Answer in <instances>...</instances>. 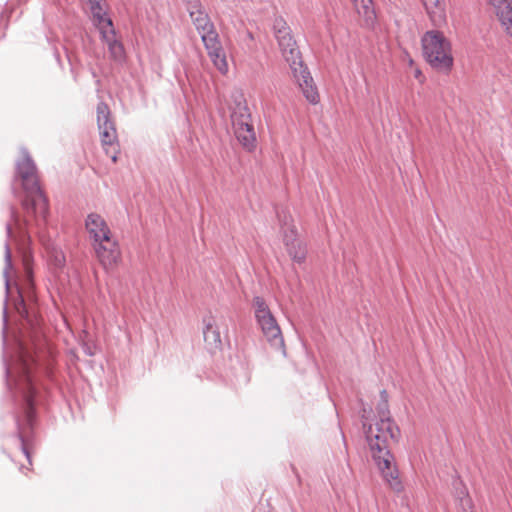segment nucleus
<instances>
[{"instance_id":"nucleus-10","label":"nucleus","mask_w":512,"mask_h":512,"mask_svg":"<svg viewBox=\"0 0 512 512\" xmlns=\"http://www.w3.org/2000/svg\"><path fill=\"white\" fill-rule=\"evenodd\" d=\"M97 125L99 129V134L101 137V142L103 147L106 150V153L109 154L111 152V159L113 162L116 161L117 157L115 155V140H116V129L114 123L110 118V111L106 104L99 103L97 106Z\"/></svg>"},{"instance_id":"nucleus-3","label":"nucleus","mask_w":512,"mask_h":512,"mask_svg":"<svg viewBox=\"0 0 512 512\" xmlns=\"http://www.w3.org/2000/svg\"><path fill=\"white\" fill-rule=\"evenodd\" d=\"M87 232L93 240L94 249L100 262L104 265H111L118 260L119 251L115 239L102 216L90 213L85 222Z\"/></svg>"},{"instance_id":"nucleus-16","label":"nucleus","mask_w":512,"mask_h":512,"mask_svg":"<svg viewBox=\"0 0 512 512\" xmlns=\"http://www.w3.org/2000/svg\"><path fill=\"white\" fill-rule=\"evenodd\" d=\"M496 14L505 27L507 34L512 37V5L509 0H490Z\"/></svg>"},{"instance_id":"nucleus-1","label":"nucleus","mask_w":512,"mask_h":512,"mask_svg":"<svg viewBox=\"0 0 512 512\" xmlns=\"http://www.w3.org/2000/svg\"><path fill=\"white\" fill-rule=\"evenodd\" d=\"M16 169L25 192L22 201L24 216L20 218L14 210L11 211L12 222L6 226L10 239L25 238L29 229L41 228L48 215V200L40 189L36 166L26 149H21Z\"/></svg>"},{"instance_id":"nucleus-19","label":"nucleus","mask_w":512,"mask_h":512,"mask_svg":"<svg viewBox=\"0 0 512 512\" xmlns=\"http://www.w3.org/2000/svg\"><path fill=\"white\" fill-rule=\"evenodd\" d=\"M460 505L464 512H472L473 503L468 495L460 500Z\"/></svg>"},{"instance_id":"nucleus-2","label":"nucleus","mask_w":512,"mask_h":512,"mask_svg":"<svg viewBox=\"0 0 512 512\" xmlns=\"http://www.w3.org/2000/svg\"><path fill=\"white\" fill-rule=\"evenodd\" d=\"M382 403L377 411L379 420L369 426L366 437L372 452V458L385 483L395 492L403 491V484L399 478V471L396 467L394 456L388 450L390 441L399 435V429L389 416L386 392L382 391Z\"/></svg>"},{"instance_id":"nucleus-11","label":"nucleus","mask_w":512,"mask_h":512,"mask_svg":"<svg viewBox=\"0 0 512 512\" xmlns=\"http://www.w3.org/2000/svg\"><path fill=\"white\" fill-rule=\"evenodd\" d=\"M202 42L207 50V53L213 62L215 68L222 74L228 72V62L226 54L219 41L218 33L214 26L211 29L200 32Z\"/></svg>"},{"instance_id":"nucleus-12","label":"nucleus","mask_w":512,"mask_h":512,"mask_svg":"<svg viewBox=\"0 0 512 512\" xmlns=\"http://www.w3.org/2000/svg\"><path fill=\"white\" fill-rule=\"evenodd\" d=\"M16 388L22 394L26 403V419L27 423L30 424L33 418V396L35 394V388L32 382L30 364L24 356L21 359L20 375L16 381Z\"/></svg>"},{"instance_id":"nucleus-23","label":"nucleus","mask_w":512,"mask_h":512,"mask_svg":"<svg viewBox=\"0 0 512 512\" xmlns=\"http://www.w3.org/2000/svg\"><path fill=\"white\" fill-rule=\"evenodd\" d=\"M22 449H23V452L25 453V455L27 456V458H29V453L24 444H22Z\"/></svg>"},{"instance_id":"nucleus-4","label":"nucleus","mask_w":512,"mask_h":512,"mask_svg":"<svg viewBox=\"0 0 512 512\" xmlns=\"http://www.w3.org/2000/svg\"><path fill=\"white\" fill-rule=\"evenodd\" d=\"M423 55L436 70L448 72L453 66L450 42L439 31H428L422 37Z\"/></svg>"},{"instance_id":"nucleus-15","label":"nucleus","mask_w":512,"mask_h":512,"mask_svg":"<svg viewBox=\"0 0 512 512\" xmlns=\"http://www.w3.org/2000/svg\"><path fill=\"white\" fill-rule=\"evenodd\" d=\"M203 334L206 346L211 352H216L221 349V335L214 319L209 318L206 320Z\"/></svg>"},{"instance_id":"nucleus-5","label":"nucleus","mask_w":512,"mask_h":512,"mask_svg":"<svg viewBox=\"0 0 512 512\" xmlns=\"http://www.w3.org/2000/svg\"><path fill=\"white\" fill-rule=\"evenodd\" d=\"M86 11L91 15L94 25L109 45V50L115 59L122 57L123 47L114 40L112 21L107 14L106 0H82Z\"/></svg>"},{"instance_id":"nucleus-22","label":"nucleus","mask_w":512,"mask_h":512,"mask_svg":"<svg viewBox=\"0 0 512 512\" xmlns=\"http://www.w3.org/2000/svg\"><path fill=\"white\" fill-rule=\"evenodd\" d=\"M83 348H84V351H85V353H86L87 355H90V356H91V355H93V354H94L93 350H92L89 346H87L86 344L83 346Z\"/></svg>"},{"instance_id":"nucleus-6","label":"nucleus","mask_w":512,"mask_h":512,"mask_svg":"<svg viewBox=\"0 0 512 512\" xmlns=\"http://www.w3.org/2000/svg\"><path fill=\"white\" fill-rule=\"evenodd\" d=\"M280 233L287 253L294 262L303 263L306 258V246L300 239L292 215L286 211L278 214Z\"/></svg>"},{"instance_id":"nucleus-8","label":"nucleus","mask_w":512,"mask_h":512,"mask_svg":"<svg viewBox=\"0 0 512 512\" xmlns=\"http://www.w3.org/2000/svg\"><path fill=\"white\" fill-rule=\"evenodd\" d=\"M231 119L238 141L244 148L248 150L253 149L256 136L251 122V115L246 104L238 103L232 111Z\"/></svg>"},{"instance_id":"nucleus-14","label":"nucleus","mask_w":512,"mask_h":512,"mask_svg":"<svg viewBox=\"0 0 512 512\" xmlns=\"http://www.w3.org/2000/svg\"><path fill=\"white\" fill-rule=\"evenodd\" d=\"M188 12L199 33L214 26L199 0H192L188 3Z\"/></svg>"},{"instance_id":"nucleus-13","label":"nucleus","mask_w":512,"mask_h":512,"mask_svg":"<svg viewBox=\"0 0 512 512\" xmlns=\"http://www.w3.org/2000/svg\"><path fill=\"white\" fill-rule=\"evenodd\" d=\"M296 69L297 70H291L292 75L302 90L305 98L311 104H317L320 100V97L309 71L304 65H301Z\"/></svg>"},{"instance_id":"nucleus-18","label":"nucleus","mask_w":512,"mask_h":512,"mask_svg":"<svg viewBox=\"0 0 512 512\" xmlns=\"http://www.w3.org/2000/svg\"><path fill=\"white\" fill-rule=\"evenodd\" d=\"M443 0H422V3L430 15L432 22L436 25L441 24L445 20Z\"/></svg>"},{"instance_id":"nucleus-21","label":"nucleus","mask_w":512,"mask_h":512,"mask_svg":"<svg viewBox=\"0 0 512 512\" xmlns=\"http://www.w3.org/2000/svg\"><path fill=\"white\" fill-rule=\"evenodd\" d=\"M55 261H56V265H57L58 267H61V266L63 265V263H64V257H63V255H62V254L56 255V257H55Z\"/></svg>"},{"instance_id":"nucleus-9","label":"nucleus","mask_w":512,"mask_h":512,"mask_svg":"<svg viewBox=\"0 0 512 512\" xmlns=\"http://www.w3.org/2000/svg\"><path fill=\"white\" fill-rule=\"evenodd\" d=\"M274 31L285 61L289 64L291 70H297L296 68L303 65V62L290 28L282 19H277L274 22Z\"/></svg>"},{"instance_id":"nucleus-20","label":"nucleus","mask_w":512,"mask_h":512,"mask_svg":"<svg viewBox=\"0 0 512 512\" xmlns=\"http://www.w3.org/2000/svg\"><path fill=\"white\" fill-rule=\"evenodd\" d=\"M5 260L7 268L11 267V250L8 244L5 245Z\"/></svg>"},{"instance_id":"nucleus-7","label":"nucleus","mask_w":512,"mask_h":512,"mask_svg":"<svg viewBox=\"0 0 512 512\" xmlns=\"http://www.w3.org/2000/svg\"><path fill=\"white\" fill-rule=\"evenodd\" d=\"M255 308V316L257 322L268 342L272 346L281 348L283 346V337L276 319L271 314L265 301L260 297H255L253 300Z\"/></svg>"},{"instance_id":"nucleus-24","label":"nucleus","mask_w":512,"mask_h":512,"mask_svg":"<svg viewBox=\"0 0 512 512\" xmlns=\"http://www.w3.org/2000/svg\"><path fill=\"white\" fill-rule=\"evenodd\" d=\"M420 74H421V72H420L419 70H417V71L415 72V76H416V77H418Z\"/></svg>"},{"instance_id":"nucleus-17","label":"nucleus","mask_w":512,"mask_h":512,"mask_svg":"<svg viewBox=\"0 0 512 512\" xmlns=\"http://www.w3.org/2000/svg\"><path fill=\"white\" fill-rule=\"evenodd\" d=\"M357 14L362 18L365 25L370 26L376 18L372 0H351Z\"/></svg>"}]
</instances>
